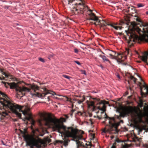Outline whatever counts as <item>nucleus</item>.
<instances>
[{
	"label": "nucleus",
	"mask_w": 148,
	"mask_h": 148,
	"mask_svg": "<svg viewBox=\"0 0 148 148\" xmlns=\"http://www.w3.org/2000/svg\"><path fill=\"white\" fill-rule=\"evenodd\" d=\"M45 121L46 125L52 126L55 131H57L65 136L64 141L57 140L56 141V143H63L64 146H66L70 140L66 138L72 137L76 140H81L82 138V135L77 134L79 132L78 130L73 128L72 127H66L65 126L61 124L58 119L56 118H52L51 117V114H49V116L45 119Z\"/></svg>",
	"instance_id": "1"
},
{
	"label": "nucleus",
	"mask_w": 148,
	"mask_h": 148,
	"mask_svg": "<svg viewBox=\"0 0 148 148\" xmlns=\"http://www.w3.org/2000/svg\"><path fill=\"white\" fill-rule=\"evenodd\" d=\"M136 23L134 22L132 23V27H129L128 30L125 31L127 34V42L130 47H132L136 42H137L139 43L145 41L148 42V35L144 34L138 36L136 33V32L139 33L141 32L144 34H148V23H142L140 25L142 29L136 26Z\"/></svg>",
	"instance_id": "2"
},
{
	"label": "nucleus",
	"mask_w": 148,
	"mask_h": 148,
	"mask_svg": "<svg viewBox=\"0 0 148 148\" xmlns=\"http://www.w3.org/2000/svg\"><path fill=\"white\" fill-rule=\"evenodd\" d=\"M26 85L29 86V88L24 86L22 87L19 86L17 84L13 82L12 83H5V85L6 87L9 86L10 88L12 89L15 88L18 92L20 93L23 95H24L27 93L30 92V94L32 95L36 96L41 99L47 97V101H50V96H47V95L49 94H51L53 96L54 95H56L55 92L51 91L50 90H48L46 88H43V92L42 93L37 92L36 91L39 90V87L37 85L34 84L31 85L27 84Z\"/></svg>",
	"instance_id": "3"
},
{
	"label": "nucleus",
	"mask_w": 148,
	"mask_h": 148,
	"mask_svg": "<svg viewBox=\"0 0 148 148\" xmlns=\"http://www.w3.org/2000/svg\"><path fill=\"white\" fill-rule=\"evenodd\" d=\"M1 103L3 109L5 111H0V114L1 115V117L4 118L6 116L8 115V113L6 111L9 110L14 112L16 115L19 118H21V114L19 112H21L26 117V119L27 120H32L31 124L34 125L35 121L32 119V114L29 113L30 110V107L28 105L25 106H21L18 105H14L12 102H0Z\"/></svg>",
	"instance_id": "4"
},
{
	"label": "nucleus",
	"mask_w": 148,
	"mask_h": 148,
	"mask_svg": "<svg viewBox=\"0 0 148 148\" xmlns=\"http://www.w3.org/2000/svg\"><path fill=\"white\" fill-rule=\"evenodd\" d=\"M75 0H66L68 4H70ZM80 2L75 4V6L71 9L72 13L73 14L79 15L83 14L85 11H88L89 10L88 6L85 4V0H76Z\"/></svg>",
	"instance_id": "5"
},
{
	"label": "nucleus",
	"mask_w": 148,
	"mask_h": 148,
	"mask_svg": "<svg viewBox=\"0 0 148 148\" xmlns=\"http://www.w3.org/2000/svg\"><path fill=\"white\" fill-rule=\"evenodd\" d=\"M113 104V107L119 111H121L120 113V115L117 116V118L120 119L122 117H124L126 115L133 114L134 110L131 106H123L122 102H114Z\"/></svg>",
	"instance_id": "6"
},
{
	"label": "nucleus",
	"mask_w": 148,
	"mask_h": 148,
	"mask_svg": "<svg viewBox=\"0 0 148 148\" xmlns=\"http://www.w3.org/2000/svg\"><path fill=\"white\" fill-rule=\"evenodd\" d=\"M20 132L24 140L26 142L27 146H30L31 148H34V146L36 147V146L35 145V144L36 143L35 140L36 139L35 137V132L33 131V134H28L27 130V129L25 128L23 130H20Z\"/></svg>",
	"instance_id": "7"
},
{
	"label": "nucleus",
	"mask_w": 148,
	"mask_h": 148,
	"mask_svg": "<svg viewBox=\"0 0 148 148\" xmlns=\"http://www.w3.org/2000/svg\"><path fill=\"white\" fill-rule=\"evenodd\" d=\"M105 115L106 116L105 119H108L109 120V125L106 126L103 130V132L104 133L107 132L111 133L113 130H116L120 123H123V120H120L119 122L116 123L114 118L108 117L106 114H105Z\"/></svg>",
	"instance_id": "8"
},
{
	"label": "nucleus",
	"mask_w": 148,
	"mask_h": 148,
	"mask_svg": "<svg viewBox=\"0 0 148 148\" xmlns=\"http://www.w3.org/2000/svg\"><path fill=\"white\" fill-rule=\"evenodd\" d=\"M92 10L89 9L88 12V15L89 16V18H88L87 19L88 20H93L96 21L98 23V25H100V27H102L103 29L105 30L106 28L107 25L110 26V23H109L104 20H100L99 19L98 17L96 16L95 14L92 12Z\"/></svg>",
	"instance_id": "9"
},
{
	"label": "nucleus",
	"mask_w": 148,
	"mask_h": 148,
	"mask_svg": "<svg viewBox=\"0 0 148 148\" xmlns=\"http://www.w3.org/2000/svg\"><path fill=\"white\" fill-rule=\"evenodd\" d=\"M35 137L36 139L35 141L36 143L35 144V145L36 146L37 148H40L42 144L46 145L47 142L45 139L44 140H42L35 135Z\"/></svg>",
	"instance_id": "10"
},
{
	"label": "nucleus",
	"mask_w": 148,
	"mask_h": 148,
	"mask_svg": "<svg viewBox=\"0 0 148 148\" xmlns=\"http://www.w3.org/2000/svg\"><path fill=\"white\" fill-rule=\"evenodd\" d=\"M128 10L127 11V12H129L131 11V12H130L131 13H132V14H135L134 15H132V16H134V19L136 21L138 22H141V20L139 18L138 16L137 15V13L136 10L133 8H131V10H130V8L129 7L128 8Z\"/></svg>",
	"instance_id": "11"
},
{
	"label": "nucleus",
	"mask_w": 148,
	"mask_h": 148,
	"mask_svg": "<svg viewBox=\"0 0 148 148\" xmlns=\"http://www.w3.org/2000/svg\"><path fill=\"white\" fill-rule=\"evenodd\" d=\"M0 102H11V99L8 96L0 91Z\"/></svg>",
	"instance_id": "12"
},
{
	"label": "nucleus",
	"mask_w": 148,
	"mask_h": 148,
	"mask_svg": "<svg viewBox=\"0 0 148 148\" xmlns=\"http://www.w3.org/2000/svg\"><path fill=\"white\" fill-rule=\"evenodd\" d=\"M123 58V56L122 53H117L114 56V57H112V59L116 60L117 62L121 63H122L124 60Z\"/></svg>",
	"instance_id": "13"
},
{
	"label": "nucleus",
	"mask_w": 148,
	"mask_h": 148,
	"mask_svg": "<svg viewBox=\"0 0 148 148\" xmlns=\"http://www.w3.org/2000/svg\"><path fill=\"white\" fill-rule=\"evenodd\" d=\"M142 117V115L141 114L137 113V114L135 116V121L138 123H143Z\"/></svg>",
	"instance_id": "14"
},
{
	"label": "nucleus",
	"mask_w": 148,
	"mask_h": 148,
	"mask_svg": "<svg viewBox=\"0 0 148 148\" xmlns=\"http://www.w3.org/2000/svg\"><path fill=\"white\" fill-rule=\"evenodd\" d=\"M143 85L140 86V92L142 96L145 95V93L143 91V89L144 88V90H146L147 94L148 95V86L147 85L145 82H143Z\"/></svg>",
	"instance_id": "15"
},
{
	"label": "nucleus",
	"mask_w": 148,
	"mask_h": 148,
	"mask_svg": "<svg viewBox=\"0 0 148 148\" xmlns=\"http://www.w3.org/2000/svg\"><path fill=\"white\" fill-rule=\"evenodd\" d=\"M89 108H91L93 111L96 110V106L95 105V102H87Z\"/></svg>",
	"instance_id": "16"
},
{
	"label": "nucleus",
	"mask_w": 148,
	"mask_h": 148,
	"mask_svg": "<svg viewBox=\"0 0 148 148\" xmlns=\"http://www.w3.org/2000/svg\"><path fill=\"white\" fill-rule=\"evenodd\" d=\"M60 96L61 97L59 98L58 99H60L61 100H62L64 101L72 102L71 100V99L66 96Z\"/></svg>",
	"instance_id": "17"
},
{
	"label": "nucleus",
	"mask_w": 148,
	"mask_h": 148,
	"mask_svg": "<svg viewBox=\"0 0 148 148\" xmlns=\"http://www.w3.org/2000/svg\"><path fill=\"white\" fill-rule=\"evenodd\" d=\"M108 53L110 56V58L112 59L113 57H114V56L116 54V53L114 52L109 49L107 50Z\"/></svg>",
	"instance_id": "18"
},
{
	"label": "nucleus",
	"mask_w": 148,
	"mask_h": 148,
	"mask_svg": "<svg viewBox=\"0 0 148 148\" xmlns=\"http://www.w3.org/2000/svg\"><path fill=\"white\" fill-rule=\"evenodd\" d=\"M147 56H148V52L146 53V55L140 56V57L141 58V60L143 61L145 63H147Z\"/></svg>",
	"instance_id": "19"
},
{
	"label": "nucleus",
	"mask_w": 148,
	"mask_h": 148,
	"mask_svg": "<svg viewBox=\"0 0 148 148\" xmlns=\"http://www.w3.org/2000/svg\"><path fill=\"white\" fill-rule=\"evenodd\" d=\"M116 25V24L115 23H110V26L114 28L116 30H118L119 29H121L122 28L121 27L116 26L115 25Z\"/></svg>",
	"instance_id": "20"
},
{
	"label": "nucleus",
	"mask_w": 148,
	"mask_h": 148,
	"mask_svg": "<svg viewBox=\"0 0 148 148\" xmlns=\"http://www.w3.org/2000/svg\"><path fill=\"white\" fill-rule=\"evenodd\" d=\"M130 147V146L129 145L124 143L121 144V148H128Z\"/></svg>",
	"instance_id": "21"
},
{
	"label": "nucleus",
	"mask_w": 148,
	"mask_h": 148,
	"mask_svg": "<svg viewBox=\"0 0 148 148\" xmlns=\"http://www.w3.org/2000/svg\"><path fill=\"white\" fill-rule=\"evenodd\" d=\"M99 56H100V57H101L102 60H103L104 62L105 61H108L109 62H110V61L109 60L107 59L106 56H105L104 55H99Z\"/></svg>",
	"instance_id": "22"
},
{
	"label": "nucleus",
	"mask_w": 148,
	"mask_h": 148,
	"mask_svg": "<svg viewBox=\"0 0 148 148\" xmlns=\"http://www.w3.org/2000/svg\"><path fill=\"white\" fill-rule=\"evenodd\" d=\"M1 73L2 75H5V77L7 78L9 77H10V78H11V75L9 73H5L3 71L1 72Z\"/></svg>",
	"instance_id": "23"
},
{
	"label": "nucleus",
	"mask_w": 148,
	"mask_h": 148,
	"mask_svg": "<svg viewBox=\"0 0 148 148\" xmlns=\"http://www.w3.org/2000/svg\"><path fill=\"white\" fill-rule=\"evenodd\" d=\"M94 100H96L97 101V102H109L108 101H105L104 100H101L100 101H99V99L97 98H95L93 99Z\"/></svg>",
	"instance_id": "24"
},
{
	"label": "nucleus",
	"mask_w": 148,
	"mask_h": 148,
	"mask_svg": "<svg viewBox=\"0 0 148 148\" xmlns=\"http://www.w3.org/2000/svg\"><path fill=\"white\" fill-rule=\"evenodd\" d=\"M130 79L131 80H132L133 81L135 84L136 83V81L137 80V79L136 78L133 76H131L130 77Z\"/></svg>",
	"instance_id": "25"
},
{
	"label": "nucleus",
	"mask_w": 148,
	"mask_h": 148,
	"mask_svg": "<svg viewBox=\"0 0 148 148\" xmlns=\"http://www.w3.org/2000/svg\"><path fill=\"white\" fill-rule=\"evenodd\" d=\"M126 53H127L128 55L130 54V55H131V53H130V50L129 49L127 48L126 49Z\"/></svg>",
	"instance_id": "26"
},
{
	"label": "nucleus",
	"mask_w": 148,
	"mask_h": 148,
	"mask_svg": "<svg viewBox=\"0 0 148 148\" xmlns=\"http://www.w3.org/2000/svg\"><path fill=\"white\" fill-rule=\"evenodd\" d=\"M115 141L116 142V143H120L121 142H122V141L119 140V138H116L115 140Z\"/></svg>",
	"instance_id": "27"
},
{
	"label": "nucleus",
	"mask_w": 148,
	"mask_h": 148,
	"mask_svg": "<svg viewBox=\"0 0 148 148\" xmlns=\"http://www.w3.org/2000/svg\"><path fill=\"white\" fill-rule=\"evenodd\" d=\"M144 5L142 3H139L137 5V6L138 8H140L144 6Z\"/></svg>",
	"instance_id": "28"
},
{
	"label": "nucleus",
	"mask_w": 148,
	"mask_h": 148,
	"mask_svg": "<svg viewBox=\"0 0 148 148\" xmlns=\"http://www.w3.org/2000/svg\"><path fill=\"white\" fill-rule=\"evenodd\" d=\"M47 143L48 142V143H50L51 141V140L48 138L45 139Z\"/></svg>",
	"instance_id": "29"
},
{
	"label": "nucleus",
	"mask_w": 148,
	"mask_h": 148,
	"mask_svg": "<svg viewBox=\"0 0 148 148\" xmlns=\"http://www.w3.org/2000/svg\"><path fill=\"white\" fill-rule=\"evenodd\" d=\"M63 77H64V78H66L68 79H70V78H71L70 77L68 76H67V75H63Z\"/></svg>",
	"instance_id": "30"
},
{
	"label": "nucleus",
	"mask_w": 148,
	"mask_h": 148,
	"mask_svg": "<svg viewBox=\"0 0 148 148\" xmlns=\"http://www.w3.org/2000/svg\"><path fill=\"white\" fill-rule=\"evenodd\" d=\"M38 59H39V60L40 61L42 62H45V61L43 59L41 58H38Z\"/></svg>",
	"instance_id": "31"
},
{
	"label": "nucleus",
	"mask_w": 148,
	"mask_h": 148,
	"mask_svg": "<svg viewBox=\"0 0 148 148\" xmlns=\"http://www.w3.org/2000/svg\"><path fill=\"white\" fill-rule=\"evenodd\" d=\"M138 131L139 132H141L143 131V129L142 128L139 127H138Z\"/></svg>",
	"instance_id": "32"
},
{
	"label": "nucleus",
	"mask_w": 148,
	"mask_h": 148,
	"mask_svg": "<svg viewBox=\"0 0 148 148\" xmlns=\"http://www.w3.org/2000/svg\"><path fill=\"white\" fill-rule=\"evenodd\" d=\"M138 104H139V103H140V107H141L143 105V102H137Z\"/></svg>",
	"instance_id": "33"
},
{
	"label": "nucleus",
	"mask_w": 148,
	"mask_h": 148,
	"mask_svg": "<svg viewBox=\"0 0 148 148\" xmlns=\"http://www.w3.org/2000/svg\"><path fill=\"white\" fill-rule=\"evenodd\" d=\"M125 24V23L122 21H121L120 23V25H123Z\"/></svg>",
	"instance_id": "34"
},
{
	"label": "nucleus",
	"mask_w": 148,
	"mask_h": 148,
	"mask_svg": "<svg viewBox=\"0 0 148 148\" xmlns=\"http://www.w3.org/2000/svg\"><path fill=\"white\" fill-rule=\"evenodd\" d=\"M74 62H75V63H76V64H77L78 65H80V63L79 62H78V61H75Z\"/></svg>",
	"instance_id": "35"
},
{
	"label": "nucleus",
	"mask_w": 148,
	"mask_h": 148,
	"mask_svg": "<svg viewBox=\"0 0 148 148\" xmlns=\"http://www.w3.org/2000/svg\"><path fill=\"white\" fill-rule=\"evenodd\" d=\"M81 71H82V73L83 74H85V75H86V71H85V70H82Z\"/></svg>",
	"instance_id": "36"
},
{
	"label": "nucleus",
	"mask_w": 148,
	"mask_h": 148,
	"mask_svg": "<svg viewBox=\"0 0 148 148\" xmlns=\"http://www.w3.org/2000/svg\"><path fill=\"white\" fill-rule=\"evenodd\" d=\"M128 92H126L123 95V96L124 97L126 96L128 94Z\"/></svg>",
	"instance_id": "37"
},
{
	"label": "nucleus",
	"mask_w": 148,
	"mask_h": 148,
	"mask_svg": "<svg viewBox=\"0 0 148 148\" xmlns=\"http://www.w3.org/2000/svg\"><path fill=\"white\" fill-rule=\"evenodd\" d=\"M100 103V104H103V106H104V105L105 104V103H106V104H108V103L109 102H99Z\"/></svg>",
	"instance_id": "38"
},
{
	"label": "nucleus",
	"mask_w": 148,
	"mask_h": 148,
	"mask_svg": "<svg viewBox=\"0 0 148 148\" xmlns=\"http://www.w3.org/2000/svg\"><path fill=\"white\" fill-rule=\"evenodd\" d=\"M53 54H51L49 55V56H48V59H50V58L52 57H53Z\"/></svg>",
	"instance_id": "39"
},
{
	"label": "nucleus",
	"mask_w": 148,
	"mask_h": 148,
	"mask_svg": "<svg viewBox=\"0 0 148 148\" xmlns=\"http://www.w3.org/2000/svg\"><path fill=\"white\" fill-rule=\"evenodd\" d=\"M74 52L75 53H77L78 52V50L77 49H75L74 50Z\"/></svg>",
	"instance_id": "40"
},
{
	"label": "nucleus",
	"mask_w": 148,
	"mask_h": 148,
	"mask_svg": "<svg viewBox=\"0 0 148 148\" xmlns=\"http://www.w3.org/2000/svg\"><path fill=\"white\" fill-rule=\"evenodd\" d=\"M4 79V77L3 76H2V77H0V79L3 80Z\"/></svg>",
	"instance_id": "41"
},
{
	"label": "nucleus",
	"mask_w": 148,
	"mask_h": 148,
	"mask_svg": "<svg viewBox=\"0 0 148 148\" xmlns=\"http://www.w3.org/2000/svg\"><path fill=\"white\" fill-rule=\"evenodd\" d=\"M83 98V99H84L82 101L80 100L79 102H83V101H85V97H84Z\"/></svg>",
	"instance_id": "42"
},
{
	"label": "nucleus",
	"mask_w": 148,
	"mask_h": 148,
	"mask_svg": "<svg viewBox=\"0 0 148 148\" xmlns=\"http://www.w3.org/2000/svg\"><path fill=\"white\" fill-rule=\"evenodd\" d=\"M116 143L115 141V142L113 143L112 145L116 146Z\"/></svg>",
	"instance_id": "43"
},
{
	"label": "nucleus",
	"mask_w": 148,
	"mask_h": 148,
	"mask_svg": "<svg viewBox=\"0 0 148 148\" xmlns=\"http://www.w3.org/2000/svg\"><path fill=\"white\" fill-rule=\"evenodd\" d=\"M116 146L112 145L111 148H116Z\"/></svg>",
	"instance_id": "44"
},
{
	"label": "nucleus",
	"mask_w": 148,
	"mask_h": 148,
	"mask_svg": "<svg viewBox=\"0 0 148 148\" xmlns=\"http://www.w3.org/2000/svg\"><path fill=\"white\" fill-rule=\"evenodd\" d=\"M44 135V134L43 133V134H39V136H43Z\"/></svg>",
	"instance_id": "45"
},
{
	"label": "nucleus",
	"mask_w": 148,
	"mask_h": 148,
	"mask_svg": "<svg viewBox=\"0 0 148 148\" xmlns=\"http://www.w3.org/2000/svg\"><path fill=\"white\" fill-rule=\"evenodd\" d=\"M0 71L1 72H2L3 71V70L2 69H0Z\"/></svg>",
	"instance_id": "46"
},
{
	"label": "nucleus",
	"mask_w": 148,
	"mask_h": 148,
	"mask_svg": "<svg viewBox=\"0 0 148 148\" xmlns=\"http://www.w3.org/2000/svg\"><path fill=\"white\" fill-rule=\"evenodd\" d=\"M117 77L118 78H119L120 79V76H119V74H118L117 75Z\"/></svg>",
	"instance_id": "47"
},
{
	"label": "nucleus",
	"mask_w": 148,
	"mask_h": 148,
	"mask_svg": "<svg viewBox=\"0 0 148 148\" xmlns=\"http://www.w3.org/2000/svg\"><path fill=\"white\" fill-rule=\"evenodd\" d=\"M132 96H129L128 97V98L129 99H130L131 98Z\"/></svg>",
	"instance_id": "48"
},
{
	"label": "nucleus",
	"mask_w": 148,
	"mask_h": 148,
	"mask_svg": "<svg viewBox=\"0 0 148 148\" xmlns=\"http://www.w3.org/2000/svg\"><path fill=\"white\" fill-rule=\"evenodd\" d=\"M94 24L96 25H98V23L97 24L96 22H95L94 23Z\"/></svg>",
	"instance_id": "49"
},
{
	"label": "nucleus",
	"mask_w": 148,
	"mask_h": 148,
	"mask_svg": "<svg viewBox=\"0 0 148 148\" xmlns=\"http://www.w3.org/2000/svg\"><path fill=\"white\" fill-rule=\"evenodd\" d=\"M111 138L112 139H113V138H114V136H111Z\"/></svg>",
	"instance_id": "50"
},
{
	"label": "nucleus",
	"mask_w": 148,
	"mask_h": 148,
	"mask_svg": "<svg viewBox=\"0 0 148 148\" xmlns=\"http://www.w3.org/2000/svg\"><path fill=\"white\" fill-rule=\"evenodd\" d=\"M86 102H94V101H89L88 100H87Z\"/></svg>",
	"instance_id": "51"
},
{
	"label": "nucleus",
	"mask_w": 148,
	"mask_h": 148,
	"mask_svg": "<svg viewBox=\"0 0 148 148\" xmlns=\"http://www.w3.org/2000/svg\"><path fill=\"white\" fill-rule=\"evenodd\" d=\"M122 99V98H120L119 99H118V101H120L121 100V99Z\"/></svg>",
	"instance_id": "52"
},
{
	"label": "nucleus",
	"mask_w": 148,
	"mask_h": 148,
	"mask_svg": "<svg viewBox=\"0 0 148 148\" xmlns=\"http://www.w3.org/2000/svg\"><path fill=\"white\" fill-rule=\"evenodd\" d=\"M132 102H127V104H130L131 103H132Z\"/></svg>",
	"instance_id": "53"
},
{
	"label": "nucleus",
	"mask_w": 148,
	"mask_h": 148,
	"mask_svg": "<svg viewBox=\"0 0 148 148\" xmlns=\"http://www.w3.org/2000/svg\"><path fill=\"white\" fill-rule=\"evenodd\" d=\"M81 133L82 134H84V132L83 131H82Z\"/></svg>",
	"instance_id": "54"
},
{
	"label": "nucleus",
	"mask_w": 148,
	"mask_h": 148,
	"mask_svg": "<svg viewBox=\"0 0 148 148\" xmlns=\"http://www.w3.org/2000/svg\"><path fill=\"white\" fill-rule=\"evenodd\" d=\"M101 51V52L104 55L105 54L102 51Z\"/></svg>",
	"instance_id": "55"
},
{
	"label": "nucleus",
	"mask_w": 148,
	"mask_h": 148,
	"mask_svg": "<svg viewBox=\"0 0 148 148\" xmlns=\"http://www.w3.org/2000/svg\"><path fill=\"white\" fill-rule=\"evenodd\" d=\"M128 83L129 84H130V81H128Z\"/></svg>",
	"instance_id": "56"
},
{
	"label": "nucleus",
	"mask_w": 148,
	"mask_h": 148,
	"mask_svg": "<svg viewBox=\"0 0 148 148\" xmlns=\"http://www.w3.org/2000/svg\"><path fill=\"white\" fill-rule=\"evenodd\" d=\"M36 131H38V132H39V130L38 129H36Z\"/></svg>",
	"instance_id": "57"
},
{
	"label": "nucleus",
	"mask_w": 148,
	"mask_h": 148,
	"mask_svg": "<svg viewBox=\"0 0 148 148\" xmlns=\"http://www.w3.org/2000/svg\"><path fill=\"white\" fill-rule=\"evenodd\" d=\"M139 102H145V101H142V100H140V101H139Z\"/></svg>",
	"instance_id": "58"
},
{
	"label": "nucleus",
	"mask_w": 148,
	"mask_h": 148,
	"mask_svg": "<svg viewBox=\"0 0 148 148\" xmlns=\"http://www.w3.org/2000/svg\"><path fill=\"white\" fill-rule=\"evenodd\" d=\"M112 101L113 102H117L116 101H113V100H112Z\"/></svg>",
	"instance_id": "59"
},
{
	"label": "nucleus",
	"mask_w": 148,
	"mask_h": 148,
	"mask_svg": "<svg viewBox=\"0 0 148 148\" xmlns=\"http://www.w3.org/2000/svg\"><path fill=\"white\" fill-rule=\"evenodd\" d=\"M125 102H130V101H125Z\"/></svg>",
	"instance_id": "60"
},
{
	"label": "nucleus",
	"mask_w": 148,
	"mask_h": 148,
	"mask_svg": "<svg viewBox=\"0 0 148 148\" xmlns=\"http://www.w3.org/2000/svg\"><path fill=\"white\" fill-rule=\"evenodd\" d=\"M146 14H148V12H146Z\"/></svg>",
	"instance_id": "61"
},
{
	"label": "nucleus",
	"mask_w": 148,
	"mask_h": 148,
	"mask_svg": "<svg viewBox=\"0 0 148 148\" xmlns=\"http://www.w3.org/2000/svg\"><path fill=\"white\" fill-rule=\"evenodd\" d=\"M78 103H79V104H80L82 102H78Z\"/></svg>",
	"instance_id": "62"
},
{
	"label": "nucleus",
	"mask_w": 148,
	"mask_h": 148,
	"mask_svg": "<svg viewBox=\"0 0 148 148\" xmlns=\"http://www.w3.org/2000/svg\"><path fill=\"white\" fill-rule=\"evenodd\" d=\"M88 146H90V145L89 144V145H88Z\"/></svg>",
	"instance_id": "63"
},
{
	"label": "nucleus",
	"mask_w": 148,
	"mask_h": 148,
	"mask_svg": "<svg viewBox=\"0 0 148 148\" xmlns=\"http://www.w3.org/2000/svg\"><path fill=\"white\" fill-rule=\"evenodd\" d=\"M140 85L141 84L140 83Z\"/></svg>",
	"instance_id": "64"
}]
</instances>
